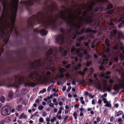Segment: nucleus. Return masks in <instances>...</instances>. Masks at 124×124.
<instances>
[{"label": "nucleus", "instance_id": "28", "mask_svg": "<svg viewBox=\"0 0 124 124\" xmlns=\"http://www.w3.org/2000/svg\"><path fill=\"white\" fill-rule=\"evenodd\" d=\"M59 70L61 73H63L64 72H66V70L65 69L61 68H59Z\"/></svg>", "mask_w": 124, "mask_h": 124}, {"label": "nucleus", "instance_id": "61", "mask_svg": "<svg viewBox=\"0 0 124 124\" xmlns=\"http://www.w3.org/2000/svg\"><path fill=\"white\" fill-rule=\"evenodd\" d=\"M46 91V89L45 88H44L42 90H40L39 92H40V93H44Z\"/></svg>", "mask_w": 124, "mask_h": 124}, {"label": "nucleus", "instance_id": "6", "mask_svg": "<svg viewBox=\"0 0 124 124\" xmlns=\"http://www.w3.org/2000/svg\"><path fill=\"white\" fill-rule=\"evenodd\" d=\"M43 61L42 58H40L34 61V62H32L30 66L31 69L35 70L38 68L41 64V63Z\"/></svg>", "mask_w": 124, "mask_h": 124}, {"label": "nucleus", "instance_id": "35", "mask_svg": "<svg viewBox=\"0 0 124 124\" xmlns=\"http://www.w3.org/2000/svg\"><path fill=\"white\" fill-rule=\"evenodd\" d=\"M111 49L109 48V47H108L106 49V52L107 53L110 54L111 53Z\"/></svg>", "mask_w": 124, "mask_h": 124}, {"label": "nucleus", "instance_id": "3", "mask_svg": "<svg viewBox=\"0 0 124 124\" xmlns=\"http://www.w3.org/2000/svg\"><path fill=\"white\" fill-rule=\"evenodd\" d=\"M17 77V75L14 76L15 80L13 83V82L14 79L13 78L11 77H8L7 78L8 81V82H7L6 80L4 79H2V82L3 83L7 84L9 87H13L16 88H18L19 87V86L17 85V81L16 80Z\"/></svg>", "mask_w": 124, "mask_h": 124}, {"label": "nucleus", "instance_id": "45", "mask_svg": "<svg viewBox=\"0 0 124 124\" xmlns=\"http://www.w3.org/2000/svg\"><path fill=\"white\" fill-rule=\"evenodd\" d=\"M67 50H65L64 51L62 55L63 56V57L65 56L67 54Z\"/></svg>", "mask_w": 124, "mask_h": 124}, {"label": "nucleus", "instance_id": "22", "mask_svg": "<svg viewBox=\"0 0 124 124\" xmlns=\"http://www.w3.org/2000/svg\"><path fill=\"white\" fill-rule=\"evenodd\" d=\"M18 4V0L17 2L16 3L15 5L14 6V8L15 10V13L16 14L17 13V11Z\"/></svg>", "mask_w": 124, "mask_h": 124}, {"label": "nucleus", "instance_id": "34", "mask_svg": "<svg viewBox=\"0 0 124 124\" xmlns=\"http://www.w3.org/2000/svg\"><path fill=\"white\" fill-rule=\"evenodd\" d=\"M31 81L29 80H28L27 82L24 83V85L25 86H30Z\"/></svg>", "mask_w": 124, "mask_h": 124}, {"label": "nucleus", "instance_id": "14", "mask_svg": "<svg viewBox=\"0 0 124 124\" xmlns=\"http://www.w3.org/2000/svg\"><path fill=\"white\" fill-rule=\"evenodd\" d=\"M12 69H14L16 70H18L19 69L17 67H10L9 68V70H7L4 72L2 73L0 72V76L2 74L5 75L7 74H9L12 73V71H11V70Z\"/></svg>", "mask_w": 124, "mask_h": 124}, {"label": "nucleus", "instance_id": "51", "mask_svg": "<svg viewBox=\"0 0 124 124\" xmlns=\"http://www.w3.org/2000/svg\"><path fill=\"white\" fill-rule=\"evenodd\" d=\"M43 108V106L41 105H39L38 107V109L40 110H42Z\"/></svg>", "mask_w": 124, "mask_h": 124}, {"label": "nucleus", "instance_id": "26", "mask_svg": "<svg viewBox=\"0 0 124 124\" xmlns=\"http://www.w3.org/2000/svg\"><path fill=\"white\" fill-rule=\"evenodd\" d=\"M24 76H21L19 78L18 81L19 82L22 83L24 82Z\"/></svg>", "mask_w": 124, "mask_h": 124}, {"label": "nucleus", "instance_id": "29", "mask_svg": "<svg viewBox=\"0 0 124 124\" xmlns=\"http://www.w3.org/2000/svg\"><path fill=\"white\" fill-rule=\"evenodd\" d=\"M111 85H109L108 87H103V89L104 90H106L110 92L111 91V90L110 87Z\"/></svg>", "mask_w": 124, "mask_h": 124}, {"label": "nucleus", "instance_id": "32", "mask_svg": "<svg viewBox=\"0 0 124 124\" xmlns=\"http://www.w3.org/2000/svg\"><path fill=\"white\" fill-rule=\"evenodd\" d=\"M113 28L114 29L112 30V33L114 35H116L117 32V30L115 26Z\"/></svg>", "mask_w": 124, "mask_h": 124}, {"label": "nucleus", "instance_id": "33", "mask_svg": "<svg viewBox=\"0 0 124 124\" xmlns=\"http://www.w3.org/2000/svg\"><path fill=\"white\" fill-rule=\"evenodd\" d=\"M5 6H4V7L3 11L0 17V20H2L3 19V18L4 17V13L5 12Z\"/></svg>", "mask_w": 124, "mask_h": 124}, {"label": "nucleus", "instance_id": "18", "mask_svg": "<svg viewBox=\"0 0 124 124\" xmlns=\"http://www.w3.org/2000/svg\"><path fill=\"white\" fill-rule=\"evenodd\" d=\"M117 37L118 39H120L121 38H124V37L123 36L122 31H118L117 32Z\"/></svg>", "mask_w": 124, "mask_h": 124}, {"label": "nucleus", "instance_id": "1", "mask_svg": "<svg viewBox=\"0 0 124 124\" xmlns=\"http://www.w3.org/2000/svg\"><path fill=\"white\" fill-rule=\"evenodd\" d=\"M43 4L45 7L43 8V11H40L37 13V15H33L30 17L27 21L28 28H33L37 23H41L44 28H48L50 25H52V29L57 30L58 29V25L56 24V22L58 18L56 16L55 19L52 17L53 12L58 10L56 4L52 0H44Z\"/></svg>", "mask_w": 124, "mask_h": 124}, {"label": "nucleus", "instance_id": "42", "mask_svg": "<svg viewBox=\"0 0 124 124\" xmlns=\"http://www.w3.org/2000/svg\"><path fill=\"white\" fill-rule=\"evenodd\" d=\"M114 12V9H111L107 11V13L109 15H110Z\"/></svg>", "mask_w": 124, "mask_h": 124}, {"label": "nucleus", "instance_id": "56", "mask_svg": "<svg viewBox=\"0 0 124 124\" xmlns=\"http://www.w3.org/2000/svg\"><path fill=\"white\" fill-rule=\"evenodd\" d=\"M0 31L2 34V37H4V35L5 34V31L4 30H0Z\"/></svg>", "mask_w": 124, "mask_h": 124}, {"label": "nucleus", "instance_id": "12", "mask_svg": "<svg viewBox=\"0 0 124 124\" xmlns=\"http://www.w3.org/2000/svg\"><path fill=\"white\" fill-rule=\"evenodd\" d=\"M34 32L37 33H40V34L43 36H46L47 33L48 32L47 31L44 29L40 30L37 28H35L33 30Z\"/></svg>", "mask_w": 124, "mask_h": 124}, {"label": "nucleus", "instance_id": "16", "mask_svg": "<svg viewBox=\"0 0 124 124\" xmlns=\"http://www.w3.org/2000/svg\"><path fill=\"white\" fill-rule=\"evenodd\" d=\"M97 32V30H92L90 29L89 28H88L86 29L85 31V32L86 33H87L88 32L90 33H96Z\"/></svg>", "mask_w": 124, "mask_h": 124}, {"label": "nucleus", "instance_id": "55", "mask_svg": "<svg viewBox=\"0 0 124 124\" xmlns=\"http://www.w3.org/2000/svg\"><path fill=\"white\" fill-rule=\"evenodd\" d=\"M71 66L70 64H68L66 65L65 66V68L66 69H68Z\"/></svg>", "mask_w": 124, "mask_h": 124}, {"label": "nucleus", "instance_id": "43", "mask_svg": "<svg viewBox=\"0 0 124 124\" xmlns=\"http://www.w3.org/2000/svg\"><path fill=\"white\" fill-rule=\"evenodd\" d=\"M70 28L68 29L67 31V34H70L72 30V28H71L70 27Z\"/></svg>", "mask_w": 124, "mask_h": 124}, {"label": "nucleus", "instance_id": "58", "mask_svg": "<svg viewBox=\"0 0 124 124\" xmlns=\"http://www.w3.org/2000/svg\"><path fill=\"white\" fill-rule=\"evenodd\" d=\"M106 104L105 106L106 107H111V104L109 103H106Z\"/></svg>", "mask_w": 124, "mask_h": 124}, {"label": "nucleus", "instance_id": "31", "mask_svg": "<svg viewBox=\"0 0 124 124\" xmlns=\"http://www.w3.org/2000/svg\"><path fill=\"white\" fill-rule=\"evenodd\" d=\"M22 106L21 105H18L16 108V109L18 111H20L22 109Z\"/></svg>", "mask_w": 124, "mask_h": 124}, {"label": "nucleus", "instance_id": "19", "mask_svg": "<svg viewBox=\"0 0 124 124\" xmlns=\"http://www.w3.org/2000/svg\"><path fill=\"white\" fill-rule=\"evenodd\" d=\"M11 32H12L13 31V29L14 28V31L16 33V37H18V36L19 35L20 33L17 30L16 28L14 27H11L10 28Z\"/></svg>", "mask_w": 124, "mask_h": 124}, {"label": "nucleus", "instance_id": "59", "mask_svg": "<svg viewBox=\"0 0 124 124\" xmlns=\"http://www.w3.org/2000/svg\"><path fill=\"white\" fill-rule=\"evenodd\" d=\"M39 122L43 123L44 122L43 119L42 118L40 117L39 120Z\"/></svg>", "mask_w": 124, "mask_h": 124}, {"label": "nucleus", "instance_id": "27", "mask_svg": "<svg viewBox=\"0 0 124 124\" xmlns=\"http://www.w3.org/2000/svg\"><path fill=\"white\" fill-rule=\"evenodd\" d=\"M85 94L86 96L88 95L89 97H91L92 99H93L94 97L93 95H92L91 93H89L87 92H85Z\"/></svg>", "mask_w": 124, "mask_h": 124}, {"label": "nucleus", "instance_id": "30", "mask_svg": "<svg viewBox=\"0 0 124 124\" xmlns=\"http://www.w3.org/2000/svg\"><path fill=\"white\" fill-rule=\"evenodd\" d=\"M78 34L77 33L75 32H73L72 33V39H74L76 38L77 35Z\"/></svg>", "mask_w": 124, "mask_h": 124}, {"label": "nucleus", "instance_id": "13", "mask_svg": "<svg viewBox=\"0 0 124 124\" xmlns=\"http://www.w3.org/2000/svg\"><path fill=\"white\" fill-rule=\"evenodd\" d=\"M92 15L89 16L88 17L86 18V19L85 20V22L87 23H93V17L95 16V12H94L92 11Z\"/></svg>", "mask_w": 124, "mask_h": 124}, {"label": "nucleus", "instance_id": "17", "mask_svg": "<svg viewBox=\"0 0 124 124\" xmlns=\"http://www.w3.org/2000/svg\"><path fill=\"white\" fill-rule=\"evenodd\" d=\"M105 0V2H104V3L105 2H108L109 3V4H108L107 5V9L108 10L110 9H111L112 8V7H113V5L112 4L110 3V2H109L108 0Z\"/></svg>", "mask_w": 124, "mask_h": 124}, {"label": "nucleus", "instance_id": "37", "mask_svg": "<svg viewBox=\"0 0 124 124\" xmlns=\"http://www.w3.org/2000/svg\"><path fill=\"white\" fill-rule=\"evenodd\" d=\"M93 8V6L92 5H90L88 8H87V9L88 10V11L89 12H91L92 11Z\"/></svg>", "mask_w": 124, "mask_h": 124}, {"label": "nucleus", "instance_id": "7", "mask_svg": "<svg viewBox=\"0 0 124 124\" xmlns=\"http://www.w3.org/2000/svg\"><path fill=\"white\" fill-rule=\"evenodd\" d=\"M123 89L122 92L124 93V81L123 79H122L119 83V85L118 84H115L113 87V89L114 90L118 92L120 88Z\"/></svg>", "mask_w": 124, "mask_h": 124}, {"label": "nucleus", "instance_id": "57", "mask_svg": "<svg viewBox=\"0 0 124 124\" xmlns=\"http://www.w3.org/2000/svg\"><path fill=\"white\" fill-rule=\"evenodd\" d=\"M64 75L63 74V73H61L60 74L59 76H58V77L60 78H60H62L64 77Z\"/></svg>", "mask_w": 124, "mask_h": 124}, {"label": "nucleus", "instance_id": "48", "mask_svg": "<svg viewBox=\"0 0 124 124\" xmlns=\"http://www.w3.org/2000/svg\"><path fill=\"white\" fill-rule=\"evenodd\" d=\"M36 85L35 83L33 82H31L30 84V86L31 87H34Z\"/></svg>", "mask_w": 124, "mask_h": 124}, {"label": "nucleus", "instance_id": "10", "mask_svg": "<svg viewBox=\"0 0 124 124\" xmlns=\"http://www.w3.org/2000/svg\"><path fill=\"white\" fill-rule=\"evenodd\" d=\"M36 3L37 4H41V0H28L24 2V3L28 6L34 5Z\"/></svg>", "mask_w": 124, "mask_h": 124}, {"label": "nucleus", "instance_id": "24", "mask_svg": "<svg viewBox=\"0 0 124 124\" xmlns=\"http://www.w3.org/2000/svg\"><path fill=\"white\" fill-rule=\"evenodd\" d=\"M118 22H121V23L124 25V17H120L118 20Z\"/></svg>", "mask_w": 124, "mask_h": 124}, {"label": "nucleus", "instance_id": "8", "mask_svg": "<svg viewBox=\"0 0 124 124\" xmlns=\"http://www.w3.org/2000/svg\"><path fill=\"white\" fill-rule=\"evenodd\" d=\"M11 111V108L9 106H6L2 108L1 110L2 115L7 116L9 115Z\"/></svg>", "mask_w": 124, "mask_h": 124}, {"label": "nucleus", "instance_id": "49", "mask_svg": "<svg viewBox=\"0 0 124 124\" xmlns=\"http://www.w3.org/2000/svg\"><path fill=\"white\" fill-rule=\"evenodd\" d=\"M78 74L79 75H81L82 76H84L85 74V73L84 72H83L81 71H79L78 72Z\"/></svg>", "mask_w": 124, "mask_h": 124}, {"label": "nucleus", "instance_id": "44", "mask_svg": "<svg viewBox=\"0 0 124 124\" xmlns=\"http://www.w3.org/2000/svg\"><path fill=\"white\" fill-rule=\"evenodd\" d=\"M87 12L86 10L84 11L82 13V15L83 17H85L87 15Z\"/></svg>", "mask_w": 124, "mask_h": 124}, {"label": "nucleus", "instance_id": "60", "mask_svg": "<svg viewBox=\"0 0 124 124\" xmlns=\"http://www.w3.org/2000/svg\"><path fill=\"white\" fill-rule=\"evenodd\" d=\"M77 114L75 112H74L73 114V116L74 117V118L75 119H76L77 118Z\"/></svg>", "mask_w": 124, "mask_h": 124}, {"label": "nucleus", "instance_id": "38", "mask_svg": "<svg viewBox=\"0 0 124 124\" xmlns=\"http://www.w3.org/2000/svg\"><path fill=\"white\" fill-rule=\"evenodd\" d=\"M15 19H12L11 20V23L12 27H14L15 22Z\"/></svg>", "mask_w": 124, "mask_h": 124}, {"label": "nucleus", "instance_id": "63", "mask_svg": "<svg viewBox=\"0 0 124 124\" xmlns=\"http://www.w3.org/2000/svg\"><path fill=\"white\" fill-rule=\"evenodd\" d=\"M83 54L81 53H80L78 54V56L79 57L82 58L83 57Z\"/></svg>", "mask_w": 124, "mask_h": 124}, {"label": "nucleus", "instance_id": "11", "mask_svg": "<svg viewBox=\"0 0 124 124\" xmlns=\"http://www.w3.org/2000/svg\"><path fill=\"white\" fill-rule=\"evenodd\" d=\"M65 37L62 34H60L56 38V42L58 44H62L64 42Z\"/></svg>", "mask_w": 124, "mask_h": 124}, {"label": "nucleus", "instance_id": "47", "mask_svg": "<svg viewBox=\"0 0 124 124\" xmlns=\"http://www.w3.org/2000/svg\"><path fill=\"white\" fill-rule=\"evenodd\" d=\"M92 63V62L91 61H90V62H87L86 63V66L87 67L89 66L90 65V64Z\"/></svg>", "mask_w": 124, "mask_h": 124}, {"label": "nucleus", "instance_id": "39", "mask_svg": "<svg viewBox=\"0 0 124 124\" xmlns=\"http://www.w3.org/2000/svg\"><path fill=\"white\" fill-rule=\"evenodd\" d=\"M80 18L78 19L77 16H76L75 19L77 20H79L80 22H82V21L83 20V17L81 16H80Z\"/></svg>", "mask_w": 124, "mask_h": 124}, {"label": "nucleus", "instance_id": "2", "mask_svg": "<svg viewBox=\"0 0 124 124\" xmlns=\"http://www.w3.org/2000/svg\"><path fill=\"white\" fill-rule=\"evenodd\" d=\"M53 52L52 48L50 49L46 54L47 57L44 58L43 59V61L44 63H47L49 66H47L46 69L47 70H51V67L53 65V58L50 56Z\"/></svg>", "mask_w": 124, "mask_h": 124}, {"label": "nucleus", "instance_id": "5", "mask_svg": "<svg viewBox=\"0 0 124 124\" xmlns=\"http://www.w3.org/2000/svg\"><path fill=\"white\" fill-rule=\"evenodd\" d=\"M29 77L32 79H35L36 81H40L42 79V75H39L38 73L36 71L31 72L29 74Z\"/></svg>", "mask_w": 124, "mask_h": 124}, {"label": "nucleus", "instance_id": "40", "mask_svg": "<svg viewBox=\"0 0 124 124\" xmlns=\"http://www.w3.org/2000/svg\"><path fill=\"white\" fill-rule=\"evenodd\" d=\"M85 39V37L83 36H82L79 37L77 40L79 42H81L83 39Z\"/></svg>", "mask_w": 124, "mask_h": 124}, {"label": "nucleus", "instance_id": "62", "mask_svg": "<svg viewBox=\"0 0 124 124\" xmlns=\"http://www.w3.org/2000/svg\"><path fill=\"white\" fill-rule=\"evenodd\" d=\"M101 120V118L99 116H98L97 118L96 119L97 121L98 122H100Z\"/></svg>", "mask_w": 124, "mask_h": 124}, {"label": "nucleus", "instance_id": "52", "mask_svg": "<svg viewBox=\"0 0 124 124\" xmlns=\"http://www.w3.org/2000/svg\"><path fill=\"white\" fill-rule=\"evenodd\" d=\"M0 100L3 103H4L5 101V98L3 96H1L0 98Z\"/></svg>", "mask_w": 124, "mask_h": 124}, {"label": "nucleus", "instance_id": "50", "mask_svg": "<svg viewBox=\"0 0 124 124\" xmlns=\"http://www.w3.org/2000/svg\"><path fill=\"white\" fill-rule=\"evenodd\" d=\"M123 114V112L121 110H120L118 112L117 114L116 115V116H119Z\"/></svg>", "mask_w": 124, "mask_h": 124}, {"label": "nucleus", "instance_id": "9", "mask_svg": "<svg viewBox=\"0 0 124 124\" xmlns=\"http://www.w3.org/2000/svg\"><path fill=\"white\" fill-rule=\"evenodd\" d=\"M104 0H100L98 6L94 8L93 10L95 12L98 11L99 9L101 11H103L104 9Z\"/></svg>", "mask_w": 124, "mask_h": 124}, {"label": "nucleus", "instance_id": "54", "mask_svg": "<svg viewBox=\"0 0 124 124\" xmlns=\"http://www.w3.org/2000/svg\"><path fill=\"white\" fill-rule=\"evenodd\" d=\"M102 100L103 101V103H108V101H107L106 99V98L103 97Z\"/></svg>", "mask_w": 124, "mask_h": 124}, {"label": "nucleus", "instance_id": "53", "mask_svg": "<svg viewBox=\"0 0 124 124\" xmlns=\"http://www.w3.org/2000/svg\"><path fill=\"white\" fill-rule=\"evenodd\" d=\"M53 85H51L49 86L47 88V90L48 91H49L51 89V88L53 87Z\"/></svg>", "mask_w": 124, "mask_h": 124}, {"label": "nucleus", "instance_id": "23", "mask_svg": "<svg viewBox=\"0 0 124 124\" xmlns=\"http://www.w3.org/2000/svg\"><path fill=\"white\" fill-rule=\"evenodd\" d=\"M105 44L107 47H110L111 48L112 47V46H110L109 40L107 38L105 39Z\"/></svg>", "mask_w": 124, "mask_h": 124}, {"label": "nucleus", "instance_id": "36", "mask_svg": "<svg viewBox=\"0 0 124 124\" xmlns=\"http://www.w3.org/2000/svg\"><path fill=\"white\" fill-rule=\"evenodd\" d=\"M113 22H115V21L112 18H111L110 20V22L109 23V25H112L113 26L115 25V24L113 23Z\"/></svg>", "mask_w": 124, "mask_h": 124}, {"label": "nucleus", "instance_id": "21", "mask_svg": "<svg viewBox=\"0 0 124 124\" xmlns=\"http://www.w3.org/2000/svg\"><path fill=\"white\" fill-rule=\"evenodd\" d=\"M85 28H83L80 31L79 30H77L76 31V32L78 35H81L85 32Z\"/></svg>", "mask_w": 124, "mask_h": 124}, {"label": "nucleus", "instance_id": "46", "mask_svg": "<svg viewBox=\"0 0 124 124\" xmlns=\"http://www.w3.org/2000/svg\"><path fill=\"white\" fill-rule=\"evenodd\" d=\"M70 15L71 16H68V17L70 19H71L73 20L74 19V14L72 13H71L70 14Z\"/></svg>", "mask_w": 124, "mask_h": 124}, {"label": "nucleus", "instance_id": "4", "mask_svg": "<svg viewBox=\"0 0 124 124\" xmlns=\"http://www.w3.org/2000/svg\"><path fill=\"white\" fill-rule=\"evenodd\" d=\"M60 18L62 20L66 21L67 25L70 26V27L72 28L73 27H75L78 29H80L81 28L80 25L78 24L75 23L72 24V23L74 22V20L69 21L66 17L64 12L62 11L61 12Z\"/></svg>", "mask_w": 124, "mask_h": 124}, {"label": "nucleus", "instance_id": "25", "mask_svg": "<svg viewBox=\"0 0 124 124\" xmlns=\"http://www.w3.org/2000/svg\"><path fill=\"white\" fill-rule=\"evenodd\" d=\"M14 93L11 91H10L8 93V97L11 99L13 96Z\"/></svg>", "mask_w": 124, "mask_h": 124}, {"label": "nucleus", "instance_id": "64", "mask_svg": "<svg viewBox=\"0 0 124 124\" xmlns=\"http://www.w3.org/2000/svg\"><path fill=\"white\" fill-rule=\"evenodd\" d=\"M46 75L47 76H50L51 74V72L49 71H47L46 72Z\"/></svg>", "mask_w": 124, "mask_h": 124}, {"label": "nucleus", "instance_id": "15", "mask_svg": "<svg viewBox=\"0 0 124 124\" xmlns=\"http://www.w3.org/2000/svg\"><path fill=\"white\" fill-rule=\"evenodd\" d=\"M102 57L105 58V59L102 60L103 63H105L106 64H107L108 61V59L106 58L107 57V55L106 54H103L102 55Z\"/></svg>", "mask_w": 124, "mask_h": 124}, {"label": "nucleus", "instance_id": "20", "mask_svg": "<svg viewBox=\"0 0 124 124\" xmlns=\"http://www.w3.org/2000/svg\"><path fill=\"white\" fill-rule=\"evenodd\" d=\"M94 0H92V1L90 2L91 4L90 5H92L93 7L94 6L97 5L100 2V0H96L95 2H94Z\"/></svg>", "mask_w": 124, "mask_h": 124}, {"label": "nucleus", "instance_id": "41", "mask_svg": "<svg viewBox=\"0 0 124 124\" xmlns=\"http://www.w3.org/2000/svg\"><path fill=\"white\" fill-rule=\"evenodd\" d=\"M59 31L60 32L63 33V34H65V31L66 30V29H64L62 28H60L59 29Z\"/></svg>", "mask_w": 124, "mask_h": 124}]
</instances>
